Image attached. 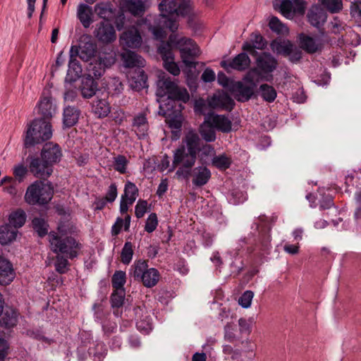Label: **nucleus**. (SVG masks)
<instances>
[{"label":"nucleus","mask_w":361,"mask_h":361,"mask_svg":"<svg viewBox=\"0 0 361 361\" xmlns=\"http://www.w3.org/2000/svg\"><path fill=\"white\" fill-rule=\"evenodd\" d=\"M15 273L9 261L0 256V284H9L14 279Z\"/></svg>","instance_id":"obj_25"},{"label":"nucleus","mask_w":361,"mask_h":361,"mask_svg":"<svg viewBox=\"0 0 361 361\" xmlns=\"http://www.w3.org/2000/svg\"><path fill=\"white\" fill-rule=\"evenodd\" d=\"M126 10L133 16H141L145 11L143 0H126Z\"/></svg>","instance_id":"obj_41"},{"label":"nucleus","mask_w":361,"mask_h":361,"mask_svg":"<svg viewBox=\"0 0 361 361\" xmlns=\"http://www.w3.org/2000/svg\"><path fill=\"white\" fill-rule=\"evenodd\" d=\"M56 112V105L49 92H43L37 103V114L42 119H51Z\"/></svg>","instance_id":"obj_11"},{"label":"nucleus","mask_w":361,"mask_h":361,"mask_svg":"<svg viewBox=\"0 0 361 361\" xmlns=\"http://www.w3.org/2000/svg\"><path fill=\"white\" fill-rule=\"evenodd\" d=\"M235 330L236 326L234 323H227L224 327V338L229 342L235 341Z\"/></svg>","instance_id":"obj_56"},{"label":"nucleus","mask_w":361,"mask_h":361,"mask_svg":"<svg viewBox=\"0 0 361 361\" xmlns=\"http://www.w3.org/2000/svg\"><path fill=\"white\" fill-rule=\"evenodd\" d=\"M52 136L51 125L48 121L36 118L32 121L26 131L24 145L26 147L49 140Z\"/></svg>","instance_id":"obj_3"},{"label":"nucleus","mask_w":361,"mask_h":361,"mask_svg":"<svg viewBox=\"0 0 361 361\" xmlns=\"http://www.w3.org/2000/svg\"><path fill=\"white\" fill-rule=\"evenodd\" d=\"M126 282V272L123 271H116L111 278V284L114 290H125L123 286Z\"/></svg>","instance_id":"obj_45"},{"label":"nucleus","mask_w":361,"mask_h":361,"mask_svg":"<svg viewBox=\"0 0 361 361\" xmlns=\"http://www.w3.org/2000/svg\"><path fill=\"white\" fill-rule=\"evenodd\" d=\"M54 189L50 183L36 180L27 188L25 195V200L29 204L44 205L52 199Z\"/></svg>","instance_id":"obj_4"},{"label":"nucleus","mask_w":361,"mask_h":361,"mask_svg":"<svg viewBox=\"0 0 361 361\" xmlns=\"http://www.w3.org/2000/svg\"><path fill=\"white\" fill-rule=\"evenodd\" d=\"M231 163V159L225 154L216 156L212 159V164L219 170L228 169Z\"/></svg>","instance_id":"obj_51"},{"label":"nucleus","mask_w":361,"mask_h":361,"mask_svg":"<svg viewBox=\"0 0 361 361\" xmlns=\"http://www.w3.org/2000/svg\"><path fill=\"white\" fill-rule=\"evenodd\" d=\"M158 225V219L155 213H152L149 215L146 220L145 230L147 233H152L156 230Z\"/></svg>","instance_id":"obj_57"},{"label":"nucleus","mask_w":361,"mask_h":361,"mask_svg":"<svg viewBox=\"0 0 361 361\" xmlns=\"http://www.w3.org/2000/svg\"><path fill=\"white\" fill-rule=\"evenodd\" d=\"M58 231L59 233L52 231L49 234L51 250L56 255H64L71 259L76 258L81 249V244L71 236H64L63 226H59Z\"/></svg>","instance_id":"obj_2"},{"label":"nucleus","mask_w":361,"mask_h":361,"mask_svg":"<svg viewBox=\"0 0 361 361\" xmlns=\"http://www.w3.org/2000/svg\"><path fill=\"white\" fill-rule=\"evenodd\" d=\"M300 39L301 48L309 54L316 53L322 49L323 44L319 39L304 35Z\"/></svg>","instance_id":"obj_27"},{"label":"nucleus","mask_w":361,"mask_h":361,"mask_svg":"<svg viewBox=\"0 0 361 361\" xmlns=\"http://www.w3.org/2000/svg\"><path fill=\"white\" fill-rule=\"evenodd\" d=\"M207 116L216 130L222 133L231 132L232 122L228 117L218 114H209Z\"/></svg>","instance_id":"obj_26"},{"label":"nucleus","mask_w":361,"mask_h":361,"mask_svg":"<svg viewBox=\"0 0 361 361\" xmlns=\"http://www.w3.org/2000/svg\"><path fill=\"white\" fill-rule=\"evenodd\" d=\"M147 209V202L146 200H139L135 207V214L137 218H142Z\"/></svg>","instance_id":"obj_62"},{"label":"nucleus","mask_w":361,"mask_h":361,"mask_svg":"<svg viewBox=\"0 0 361 361\" xmlns=\"http://www.w3.org/2000/svg\"><path fill=\"white\" fill-rule=\"evenodd\" d=\"M255 87L244 85L242 82H237L233 85L235 97L239 102L248 101L254 94Z\"/></svg>","instance_id":"obj_28"},{"label":"nucleus","mask_w":361,"mask_h":361,"mask_svg":"<svg viewBox=\"0 0 361 361\" xmlns=\"http://www.w3.org/2000/svg\"><path fill=\"white\" fill-rule=\"evenodd\" d=\"M92 111L98 118H105L111 112V106L106 99H99L97 97L92 103Z\"/></svg>","instance_id":"obj_31"},{"label":"nucleus","mask_w":361,"mask_h":361,"mask_svg":"<svg viewBox=\"0 0 361 361\" xmlns=\"http://www.w3.org/2000/svg\"><path fill=\"white\" fill-rule=\"evenodd\" d=\"M267 44L266 39L259 32H252L250 40L243 43L242 49L252 56H256L257 51L255 49H264Z\"/></svg>","instance_id":"obj_18"},{"label":"nucleus","mask_w":361,"mask_h":361,"mask_svg":"<svg viewBox=\"0 0 361 361\" xmlns=\"http://www.w3.org/2000/svg\"><path fill=\"white\" fill-rule=\"evenodd\" d=\"M118 196V188L116 183H112L107 188L105 195L103 197L109 203H113Z\"/></svg>","instance_id":"obj_58"},{"label":"nucleus","mask_w":361,"mask_h":361,"mask_svg":"<svg viewBox=\"0 0 361 361\" xmlns=\"http://www.w3.org/2000/svg\"><path fill=\"white\" fill-rule=\"evenodd\" d=\"M254 293L251 290L245 291L238 300L239 305L244 308L250 307Z\"/></svg>","instance_id":"obj_59"},{"label":"nucleus","mask_w":361,"mask_h":361,"mask_svg":"<svg viewBox=\"0 0 361 361\" xmlns=\"http://www.w3.org/2000/svg\"><path fill=\"white\" fill-rule=\"evenodd\" d=\"M126 295L125 290H114L111 295V304L113 308H116L114 310V314L116 317L121 316V312L118 308L121 307L124 302Z\"/></svg>","instance_id":"obj_37"},{"label":"nucleus","mask_w":361,"mask_h":361,"mask_svg":"<svg viewBox=\"0 0 361 361\" xmlns=\"http://www.w3.org/2000/svg\"><path fill=\"white\" fill-rule=\"evenodd\" d=\"M176 36L174 35H170L167 42H161L158 47V51L161 56L163 61L169 59H173V54L172 48L176 47L177 42Z\"/></svg>","instance_id":"obj_29"},{"label":"nucleus","mask_w":361,"mask_h":361,"mask_svg":"<svg viewBox=\"0 0 361 361\" xmlns=\"http://www.w3.org/2000/svg\"><path fill=\"white\" fill-rule=\"evenodd\" d=\"M261 78V73L259 69L257 68L250 70L245 76L244 80L255 87L257 84L260 81Z\"/></svg>","instance_id":"obj_54"},{"label":"nucleus","mask_w":361,"mask_h":361,"mask_svg":"<svg viewBox=\"0 0 361 361\" xmlns=\"http://www.w3.org/2000/svg\"><path fill=\"white\" fill-rule=\"evenodd\" d=\"M120 43L125 49L140 47L142 37L139 31L134 27L125 31L120 37Z\"/></svg>","instance_id":"obj_17"},{"label":"nucleus","mask_w":361,"mask_h":361,"mask_svg":"<svg viewBox=\"0 0 361 361\" xmlns=\"http://www.w3.org/2000/svg\"><path fill=\"white\" fill-rule=\"evenodd\" d=\"M161 18L158 19L155 15H147L145 18L141 20V23H138L140 26L145 27L148 30L151 31L154 37L161 42L166 37V34L163 27L167 28L164 24V19L160 15Z\"/></svg>","instance_id":"obj_10"},{"label":"nucleus","mask_w":361,"mask_h":361,"mask_svg":"<svg viewBox=\"0 0 361 361\" xmlns=\"http://www.w3.org/2000/svg\"><path fill=\"white\" fill-rule=\"evenodd\" d=\"M96 50L97 45L92 40L91 37L85 35L81 37L79 46H71L70 52L74 53L82 61H88L94 56Z\"/></svg>","instance_id":"obj_9"},{"label":"nucleus","mask_w":361,"mask_h":361,"mask_svg":"<svg viewBox=\"0 0 361 361\" xmlns=\"http://www.w3.org/2000/svg\"><path fill=\"white\" fill-rule=\"evenodd\" d=\"M0 319V326L6 328H11L16 325L18 322V312L12 308H6L2 312Z\"/></svg>","instance_id":"obj_36"},{"label":"nucleus","mask_w":361,"mask_h":361,"mask_svg":"<svg viewBox=\"0 0 361 361\" xmlns=\"http://www.w3.org/2000/svg\"><path fill=\"white\" fill-rule=\"evenodd\" d=\"M133 245L131 242H126L121 253V261L124 264H129L133 256Z\"/></svg>","instance_id":"obj_48"},{"label":"nucleus","mask_w":361,"mask_h":361,"mask_svg":"<svg viewBox=\"0 0 361 361\" xmlns=\"http://www.w3.org/2000/svg\"><path fill=\"white\" fill-rule=\"evenodd\" d=\"M34 230L37 233L39 236L43 237L48 233V224L44 219L42 218H34L32 221Z\"/></svg>","instance_id":"obj_50"},{"label":"nucleus","mask_w":361,"mask_h":361,"mask_svg":"<svg viewBox=\"0 0 361 361\" xmlns=\"http://www.w3.org/2000/svg\"><path fill=\"white\" fill-rule=\"evenodd\" d=\"M41 157L53 168V165L61 160V149L58 144L47 142L43 146Z\"/></svg>","instance_id":"obj_16"},{"label":"nucleus","mask_w":361,"mask_h":361,"mask_svg":"<svg viewBox=\"0 0 361 361\" xmlns=\"http://www.w3.org/2000/svg\"><path fill=\"white\" fill-rule=\"evenodd\" d=\"M25 212L21 209H18L9 214L8 224H10L11 226L18 230V228L22 227L25 224Z\"/></svg>","instance_id":"obj_38"},{"label":"nucleus","mask_w":361,"mask_h":361,"mask_svg":"<svg viewBox=\"0 0 361 361\" xmlns=\"http://www.w3.org/2000/svg\"><path fill=\"white\" fill-rule=\"evenodd\" d=\"M129 161L124 155L119 154L114 157V169L121 174L127 172V166Z\"/></svg>","instance_id":"obj_49"},{"label":"nucleus","mask_w":361,"mask_h":361,"mask_svg":"<svg viewBox=\"0 0 361 361\" xmlns=\"http://www.w3.org/2000/svg\"><path fill=\"white\" fill-rule=\"evenodd\" d=\"M98 84L94 78L83 76L80 86L81 94L84 98H91L97 90Z\"/></svg>","instance_id":"obj_32"},{"label":"nucleus","mask_w":361,"mask_h":361,"mask_svg":"<svg viewBox=\"0 0 361 361\" xmlns=\"http://www.w3.org/2000/svg\"><path fill=\"white\" fill-rule=\"evenodd\" d=\"M164 67L166 70H167L170 73L176 76L180 74V68L174 62L173 59H169L163 61Z\"/></svg>","instance_id":"obj_61"},{"label":"nucleus","mask_w":361,"mask_h":361,"mask_svg":"<svg viewBox=\"0 0 361 361\" xmlns=\"http://www.w3.org/2000/svg\"><path fill=\"white\" fill-rule=\"evenodd\" d=\"M350 14L353 17H361V0H355L350 6Z\"/></svg>","instance_id":"obj_64"},{"label":"nucleus","mask_w":361,"mask_h":361,"mask_svg":"<svg viewBox=\"0 0 361 361\" xmlns=\"http://www.w3.org/2000/svg\"><path fill=\"white\" fill-rule=\"evenodd\" d=\"M269 27L273 32L278 34H285L288 32V27L276 16H273L270 18Z\"/></svg>","instance_id":"obj_47"},{"label":"nucleus","mask_w":361,"mask_h":361,"mask_svg":"<svg viewBox=\"0 0 361 361\" xmlns=\"http://www.w3.org/2000/svg\"><path fill=\"white\" fill-rule=\"evenodd\" d=\"M279 9L285 18L293 19L295 14L303 15L305 13V4L303 1H295L293 5L290 0H281Z\"/></svg>","instance_id":"obj_13"},{"label":"nucleus","mask_w":361,"mask_h":361,"mask_svg":"<svg viewBox=\"0 0 361 361\" xmlns=\"http://www.w3.org/2000/svg\"><path fill=\"white\" fill-rule=\"evenodd\" d=\"M130 270L134 279L146 288H152L159 281V271L155 268H149L146 260L135 261Z\"/></svg>","instance_id":"obj_5"},{"label":"nucleus","mask_w":361,"mask_h":361,"mask_svg":"<svg viewBox=\"0 0 361 361\" xmlns=\"http://www.w3.org/2000/svg\"><path fill=\"white\" fill-rule=\"evenodd\" d=\"M209 106L213 109H221L231 111L234 106L233 100L225 93L214 94L208 101Z\"/></svg>","instance_id":"obj_22"},{"label":"nucleus","mask_w":361,"mask_h":361,"mask_svg":"<svg viewBox=\"0 0 361 361\" xmlns=\"http://www.w3.org/2000/svg\"><path fill=\"white\" fill-rule=\"evenodd\" d=\"M69 54L70 59L68 62V75H71L74 80H75L76 78L80 77L82 73V68L80 62L76 59L78 56L75 55L74 53L69 52Z\"/></svg>","instance_id":"obj_42"},{"label":"nucleus","mask_w":361,"mask_h":361,"mask_svg":"<svg viewBox=\"0 0 361 361\" xmlns=\"http://www.w3.org/2000/svg\"><path fill=\"white\" fill-rule=\"evenodd\" d=\"M322 4L331 13L340 12L343 8L342 0H321Z\"/></svg>","instance_id":"obj_52"},{"label":"nucleus","mask_w":361,"mask_h":361,"mask_svg":"<svg viewBox=\"0 0 361 361\" xmlns=\"http://www.w3.org/2000/svg\"><path fill=\"white\" fill-rule=\"evenodd\" d=\"M18 230L11 226L10 224H5L0 226V243L8 245L16 240Z\"/></svg>","instance_id":"obj_35"},{"label":"nucleus","mask_w":361,"mask_h":361,"mask_svg":"<svg viewBox=\"0 0 361 361\" xmlns=\"http://www.w3.org/2000/svg\"><path fill=\"white\" fill-rule=\"evenodd\" d=\"M121 59L126 68H142L145 66V60L135 52L128 49L121 54Z\"/></svg>","instance_id":"obj_24"},{"label":"nucleus","mask_w":361,"mask_h":361,"mask_svg":"<svg viewBox=\"0 0 361 361\" xmlns=\"http://www.w3.org/2000/svg\"><path fill=\"white\" fill-rule=\"evenodd\" d=\"M80 111L75 106H68L63 109V123L67 128L75 125L78 121Z\"/></svg>","instance_id":"obj_33"},{"label":"nucleus","mask_w":361,"mask_h":361,"mask_svg":"<svg viewBox=\"0 0 361 361\" xmlns=\"http://www.w3.org/2000/svg\"><path fill=\"white\" fill-rule=\"evenodd\" d=\"M199 136L192 132L188 133L183 143L173 152L172 168L169 171L178 167L176 172L178 177L188 179L191 169L194 166L199 152Z\"/></svg>","instance_id":"obj_1"},{"label":"nucleus","mask_w":361,"mask_h":361,"mask_svg":"<svg viewBox=\"0 0 361 361\" xmlns=\"http://www.w3.org/2000/svg\"><path fill=\"white\" fill-rule=\"evenodd\" d=\"M308 22L314 27L319 28L326 20L327 15L325 11L319 6L311 7L307 13Z\"/></svg>","instance_id":"obj_23"},{"label":"nucleus","mask_w":361,"mask_h":361,"mask_svg":"<svg viewBox=\"0 0 361 361\" xmlns=\"http://www.w3.org/2000/svg\"><path fill=\"white\" fill-rule=\"evenodd\" d=\"M210 170L204 166H199L191 169L190 176L192 183L195 188L205 185L211 178Z\"/></svg>","instance_id":"obj_19"},{"label":"nucleus","mask_w":361,"mask_h":361,"mask_svg":"<svg viewBox=\"0 0 361 361\" xmlns=\"http://www.w3.org/2000/svg\"><path fill=\"white\" fill-rule=\"evenodd\" d=\"M176 47L179 49L183 63L188 68H195L194 59L200 54L197 44L191 39L183 37L177 40Z\"/></svg>","instance_id":"obj_8"},{"label":"nucleus","mask_w":361,"mask_h":361,"mask_svg":"<svg viewBox=\"0 0 361 361\" xmlns=\"http://www.w3.org/2000/svg\"><path fill=\"white\" fill-rule=\"evenodd\" d=\"M94 37L99 42L109 44L116 39V31L114 26L109 21H102L97 25L94 31Z\"/></svg>","instance_id":"obj_12"},{"label":"nucleus","mask_w":361,"mask_h":361,"mask_svg":"<svg viewBox=\"0 0 361 361\" xmlns=\"http://www.w3.org/2000/svg\"><path fill=\"white\" fill-rule=\"evenodd\" d=\"M69 265L70 264L66 257L63 255H56L54 267L59 274H63L68 272Z\"/></svg>","instance_id":"obj_53"},{"label":"nucleus","mask_w":361,"mask_h":361,"mask_svg":"<svg viewBox=\"0 0 361 361\" xmlns=\"http://www.w3.org/2000/svg\"><path fill=\"white\" fill-rule=\"evenodd\" d=\"M105 68L97 60L90 62L87 66V73L84 76L99 79L104 73Z\"/></svg>","instance_id":"obj_44"},{"label":"nucleus","mask_w":361,"mask_h":361,"mask_svg":"<svg viewBox=\"0 0 361 361\" xmlns=\"http://www.w3.org/2000/svg\"><path fill=\"white\" fill-rule=\"evenodd\" d=\"M271 47L276 54L286 56L293 52V44L290 41L273 42Z\"/></svg>","instance_id":"obj_40"},{"label":"nucleus","mask_w":361,"mask_h":361,"mask_svg":"<svg viewBox=\"0 0 361 361\" xmlns=\"http://www.w3.org/2000/svg\"><path fill=\"white\" fill-rule=\"evenodd\" d=\"M176 0H171L167 4V10L161 12L162 18L166 27L171 32H174L177 30L178 25L176 20L177 16H187L191 11L192 7L190 1H183L178 5L176 2Z\"/></svg>","instance_id":"obj_6"},{"label":"nucleus","mask_w":361,"mask_h":361,"mask_svg":"<svg viewBox=\"0 0 361 361\" xmlns=\"http://www.w3.org/2000/svg\"><path fill=\"white\" fill-rule=\"evenodd\" d=\"M105 68L111 66L116 62L115 54L110 53H101L97 60Z\"/></svg>","instance_id":"obj_55"},{"label":"nucleus","mask_w":361,"mask_h":361,"mask_svg":"<svg viewBox=\"0 0 361 361\" xmlns=\"http://www.w3.org/2000/svg\"><path fill=\"white\" fill-rule=\"evenodd\" d=\"M138 195V188L135 183L127 181L124 186L123 193L121 197L120 212L126 214L129 205H132Z\"/></svg>","instance_id":"obj_14"},{"label":"nucleus","mask_w":361,"mask_h":361,"mask_svg":"<svg viewBox=\"0 0 361 361\" xmlns=\"http://www.w3.org/2000/svg\"><path fill=\"white\" fill-rule=\"evenodd\" d=\"M259 91L262 97L268 102H274L277 95L276 90L272 86L267 84L261 85Z\"/></svg>","instance_id":"obj_46"},{"label":"nucleus","mask_w":361,"mask_h":361,"mask_svg":"<svg viewBox=\"0 0 361 361\" xmlns=\"http://www.w3.org/2000/svg\"><path fill=\"white\" fill-rule=\"evenodd\" d=\"M133 127L139 137H144L148 130V124L145 116L139 114L135 116L133 119Z\"/></svg>","instance_id":"obj_39"},{"label":"nucleus","mask_w":361,"mask_h":361,"mask_svg":"<svg viewBox=\"0 0 361 361\" xmlns=\"http://www.w3.org/2000/svg\"><path fill=\"white\" fill-rule=\"evenodd\" d=\"M256 64L257 68L262 72L269 73L276 68L278 61L271 54L263 52L257 58Z\"/></svg>","instance_id":"obj_21"},{"label":"nucleus","mask_w":361,"mask_h":361,"mask_svg":"<svg viewBox=\"0 0 361 361\" xmlns=\"http://www.w3.org/2000/svg\"><path fill=\"white\" fill-rule=\"evenodd\" d=\"M92 9L90 6L85 4H80L78 5L77 9V17L85 28H88L92 23Z\"/></svg>","instance_id":"obj_30"},{"label":"nucleus","mask_w":361,"mask_h":361,"mask_svg":"<svg viewBox=\"0 0 361 361\" xmlns=\"http://www.w3.org/2000/svg\"><path fill=\"white\" fill-rule=\"evenodd\" d=\"M157 95L162 97L167 96L169 99L186 102L189 94L185 88H181L169 78L159 80L157 82Z\"/></svg>","instance_id":"obj_7"},{"label":"nucleus","mask_w":361,"mask_h":361,"mask_svg":"<svg viewBox=\"0 0 361 361\" xmlns=\"http://www.w3.org/2000/svg\"><path fill=\"white\" fill-rule=\"evenodd\" d=\"M94 11L99 18H103L105 21H108L112 18L114 13L111 4L104 2L96 4Z\"/></svg>","instance_id":"obj_43"},{"label":"nucleus","mask_w":361,"mask_h":361,"mask_svg":"<svg viewBox=\"0 0 361 361\" xmlns=\"http://www.w3.org/2000/svg\"><path fill=\"white\" fill-rule=\"evenodd\" d=\"M30 170L35 176L39 178H46L53 172V168L42 157L34 158L30 164Z\"/></svg>","instance_id":"obj_15"},{"label":"nucleus","mask_w":361,"mask_h":361,"mask_svg":"<svg viewBox=\"0 0 361 361\" xmlns=\"http://www.w3.org/2000/svg\"><path fill=\"white\" fill-rule=\"evenodd\" d=\"M214 126L207 116L204 118V122L200 125L199 132L201 137L206 142H214L216 140V132Z\"/></svg>","instance_id":"obj_34"},{"label":"nucleus","mask_w":361,"mask_h":361,"mask_svg":"<svg viewBox=\"0 0 361 361\" xmlns=\"http://www.w3.org/2000/svg\"><path fill=\"white\" fill-rule=\"evenodd\" d=\"M147 76L143 70H139L137 72V78L135 80L134 88L140 90L147 87Z\"/></svg>","instance_id":"obj_60"},{"label":"nucleus","mask_w":361,"mask_h":361,"mask_svg":"<svg viewBox=\"0 0 361 361\" xmlns=\"http://www.w3.org/2000/svg\"><path fill=\"white\" fill-rule=\"evenodd\" d=\"M245 200V195L241 191H233L229 197V201L234 204L243 203Z\"/></svg>","instance_id":"obj_63"},{"label":"nucleus","mask_w":361,"mask_h":361,"mask_svg":"<svg viewBox=\"0 0 361 361\" xmlns=\"http://www.w3.org/2000/svg\"><path fill=\"white\" fill-rule=\"evenodd\" d=\"M250 64V59L245 53H240L235 56L232 61H222L221 66L226 71L235 69L238 71H244L247 69Z\"/></svg>","instance_id":"obj_20"}]
</instances>
